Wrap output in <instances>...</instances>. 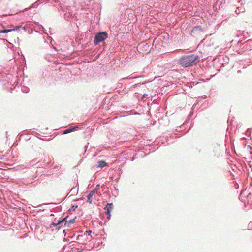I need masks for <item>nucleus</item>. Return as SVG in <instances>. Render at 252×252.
<instances>
[{"label": "nucleus", "instance_id": "obj_4", "mask_svg": "<svg viewBox=\"0 0 252 252\" xmlns=\"http://www.w3.org/2000/svg\"><path fill=\"white\" fill-rule=\"evenodd\" d=\"M113 208V205L112 203H108L106 207L104 208L106 211V214L107 215V218L109 220L111 218V211L112 210Z\"/></svg>", "mask_w": 252, "mask_h": 252}, {"label": "nucleus", "instance_id": "obj_5", "mask_svg": "<svg viewBox=\"0 0 252 252\" xmlns=\"http://www.w3.org/2000/svg\"><path fill=\"white\" fill-rule=\"evenodd\" d=\"M96 192V189H94L92 190L89 195L87 196V202L90 204H92L93 200L94 199L95 197V194Z\"/></svg>", "mask_w": 252, "mask_h": 252}, {"label": "nucleus", "instance_id": "obj_2", "mask_svg": "<svg viewBox=\"0 0 252 252\" xmlns=\"http://www.w3.org/2000/svg\"><path fill=\"white\" fill-rule=\"evenodd\" d=\"M107 36L108 34L106 32H103L96 33L94 40V44L97 45L99 42L103 41L107 38Z\"/></svg>", "mask_w": 252, "mask_h": 252}, {"label": "nucleus", "instance_id": "obj_3", "mask_svg": "<svg viewBox=\"0 0 252 252\" xmlns=\"http://www.w3.org/2000/svg\"><path fill=\"white\" fill-rule=\"evenodd\" d=\"M76 218V217H75L73 218V219H70L68 220H66V218H64L62 219L61 220L58 221V222L57 223H53L52 225H53L54 226H56L57 225H59V224L62 223L63 222H64V221H65V224H72L75 222Z\"/></svg>", "mask_w": 252, "mask_h": 252}, {"label": "nucleus", "instance_id": "obj_8", "mask_svg": "<svg viewBox=\"0 0 252 252\" xmlns=\"http://www.w3.org/2000/svg\"><path fill=\"white\" fill-rule=\"evenodd\" d=\"M15 29H9V30H0V33H8L10 32H11L12 31H14Z\"/></svg>", "mask_w": 252, "mask_h": 252}, {"label": "nucleus", "instance_id": "obj_7", "mask_svg": "<svg viewBox=\"0 0 252 252\" xmlns=\"http://www.w3.org/2000/svg\"><path fill=\"white\" fill-rule=\"evenodd\" d=\"M78 127H73V128H69L66 130H64L63 133L64 134H67V133H69L74 130H75L76 129H77Z\"/></svg>", "mask_w": 252, "mask_h": 252}, {"label": "nucleus", "instance_id": "obj_9", "mask_svg": "<svg viewBox=\"0 0 252 252\" xmlns=\"http://www.w3.org/2000/svg\"><path fill=\"white\" fill-rule=\"evenodd\" d=\"M86 233H88L89 235H90L91 236V237L92 238V236L91 235V234L92 233V231L91 230H88V231H86Z\"/></svg>", "mask_w": 252, "mask_h": 252}, {"label": "nucleus", "instance_id": "obj_1", "mask_svg": "<svg viewBox=\"0 0 252 252\" xmlns=\"http://www.w3.org/2000/svg\"><path fill=\"white\" fill-rule=\"evenodd\" d=\"M199 57L195 54H191L182 56L179 60V63L183 67H187L196 64Z\"/></svg>", "mask_w": 252, "mask_h": 252}, {"label": "nucleus", "instance_id": "obj_6", "mask_svg": "<svg viewBox=\"0 0 252 252\" xmlns=\"http://www.w3.org/2000/svg\"><path fill=\"white\" fill-rule=\"evenodd\" d=\"M98 164L97 167L100 168H102L107 165V163L103 160L98 161Z\"/></svg>", "mask_w": 252, "mask_h": 252}]
</instances>
